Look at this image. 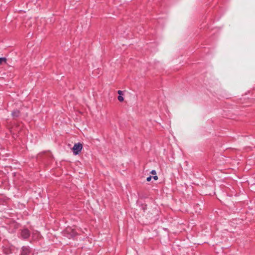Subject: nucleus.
<instances>
[{
  "label": "nucleus",
  "mask_w": 255,
  "mask_h": 255,
  "mask_svg": "<svg viewBox=\"0 0 255 255\" xmlns=\"http://www.w3.org/2000/svg\"><path fill=\"white\" fill-rule=\"evenodd\" d=\"M41 238V235L37 231H33L32 233V239L33 241H36Z\"/></svg>",
  "instance_id": "5"
},
{
  "label": "nucleus",
  "mask_w": 255,
  "mask_h": 255,
  "mask_svg": "<svg viewBox=\"0 0 255 255\" xmlns=\"http://www.w3.org/2000/svg\"><path fill=\"white\" fill-rule=\"evenodd\" d=\"M30 254L31 251L29 247L26 246L22 248L20 255H30Z\"/></svg>",
  "instance_id": "4"
},
{
  "label": "nucleus",
  "mask_w": 255,
  "mask_h": 255,
  "mask_svg": "<svg viewBox=\"0 0 255 255\" xmlns=\"http://www.w3.org/2000/svg\"><path fill=\"white\" fill-rule=\"evenodd\" d=\"M150 173H151V174H152V175H155L156 174V171H155V170H152V171H151V172H150Z\"/></svg>",
  "instance_id": "8"
},
{
  "label": "nucleus",
  "mask_w": 255,
  "mask_h": 255,
  "mask_svg": "<svg viewBox=\"0 0 255 255\" xmlns=\"http://www.w3.org/2000/svg\"><path fill=\"white\" fill-rule=\"evenodd\" d=\"M118 93L119 94V95H123V91H121V90H119L118 91Z\"/></svg>",
  "instance_id": "11"
},
{
  "label": "nucleus",
  "mask_w": 255,
  "mask_h": 255,
  "mask_svg": "<svg viewBox=\"0 0 255 255\" xmlns=\"http://www.w3.org/2000/svg\"><path fill=\"white\" fill-rule=\"evenodd\" d=\"M153 178L155 180H157L158 179V177L156 175H155L153 177Z\"/></svg>",
  "instance_id": "12"
},
{
  "label": "nucleus",
  "mask_w": 255,
  "mask_h": 255,
  "mask_svg": "<svg viewBox=\"0 0 255 255\" xmlns=\"http://www.w3.org/2000/svg\"><path fill=\"white\" fill-rule=\"evenodd\" d=\"M118 99L120 102H123L124 100V97L122 96V95H119L118 97Z\"/></svg>",
  "instance_id": "7"
},
{
  "label": "nucleus",
  "mask_w": 255,
  "mask_h": 255,
  "mask_svg": "<svg viewBox=\"0 0 255 255\" xmlns=\"http://www.w3.org/2000/svg\"><path fill=\"white\" fill-rule=\"evenodd\" d=\"M20 235L22 238L24 239H27L30 236V233L28 229H23L21 230Z\"/></svg>",
  "instance_id": "3"
},
{
  "label": "nucleus",
  "mask_w": 255,
  "mask_h": 255,
  "mask_svg": "<svg viewBox=\"0 0 255 255\" xmlns=\"http://www.w3.org/2000/svg\"><path fill=\"white\" fill-rule=\"evenodd\" d=\"M65 234H67V237L69 238L74 237L77 234L75 231L70 227L66 228L65 230Z\"/></svg>",
  "instance_id": "2"
},
{
  "label": "nucleus",
  "mask_w": 255,
  "mask_h": 255,
  "mask_svg": "<svg viewBox=\"0 0 255 255\" xmlns=\"http://www.w3.org/2000/svg\"><path fill=\"white\" fill-rule=\"evenodd\" d=\"M152 178V177L151 176L148 177L146 179L147 181L149 182L150 181L151 179Z\"/></svg>",
  "instance_id": "10"
},
{
  "label": "nucleus",
  "mask_w": 255,
  "mask_h": 255,
  "mask_svg": "<svg viewBox=\"0 0 255 255\" xmlns=\"http://www.w3.org/2000/svg\"><path fill=\"white\" fill-rule=\"evenodd\" d=\"M18 114H19L18 111L14 112L13 113V115H15V116H18Z\"/></svg>",
  "instance_id": "9"
},
{
  "label": "nucleus",
  "mask_w": 255,
  "mask_h": 255,
  "mask_svg": "<svg viewBox=\"0 0 255 255\" xmlns=\"http://www.w3.org/2000/svg\"><path fill=\"white\" fill-rule=\"evenodd\" d=\"M82 148H83V145L81 143H75L72 148V150H73L74 154H75V155L78 154L82 150Z\"/></svg>",
  "instance_id": "1"
},
{
  "label": "nucleus",
  "mask_w": 255,
  "mask_h": 255,
  "mask_svg": "<svg viewBox=\"0 0 255 255\" xmlns=\"http://www.w3.org/2000/svg\"><path fill=\"white\" fill-rule=\"evenodd\" d=\"M6 62V59L5 58H0V64L3 63H5Z\"/></svg>",
  "instance_id": "6"
}]
</instances>
